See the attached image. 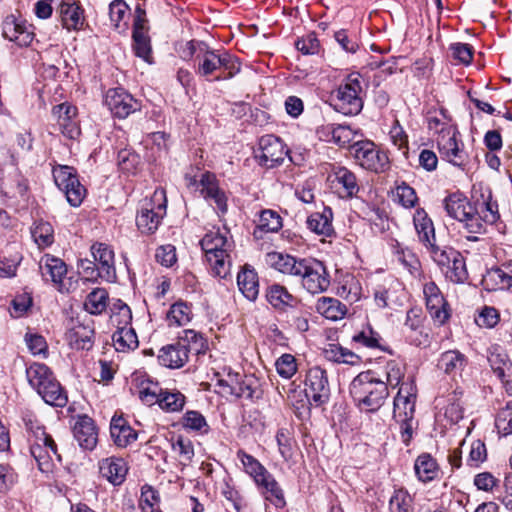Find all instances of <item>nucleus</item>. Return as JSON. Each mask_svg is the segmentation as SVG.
I'll return each mask as SVG.
<instances>
[{"label": "nucleus", "instance_id": "obj_1", "mask_svg": "<svg viewBox=\"0 0 512 512\" xmlns=\"http://www.w3.org/2000/svg\"><path fill=\"white\" fill-rule=\"evenodd\" d=\"M187 46L189 55H195V73L206 80H228L240 72L238 59L223 49L213 50L205 43L196 41L188 42Z\"/></svg>", "mask_w": 512, "mask_h": 512}, {"label": "nucleus", "instance_id": "obj_2", "mask_svg": "<svg viewBox=\"0 0 512 512\" xmlns=\"http://www.w3.org/2000/svg\"><path fill=\"white\" fill-rule=\"evenodd\" d=\"M349 392L355 405L364 412L378 411L389 396L385 381L375 378L371 371L358 374L350 383Z\"/></svg>", "mask_w": 512, "mask_h": 512}, {"label": "nucleus", "instance_id": "obj_3", "mask_svg": "<svg viewBox=\"0 0 512 512\" xmlns=\"http://www.w3.org/2000/svg\"><path fill=\"white\" fill-rule=\"evenodd\" d=\"M23 420L30 433V452L37 462L39 470L43 473L52 472L55 463L61 462V456L57 452L53 438L46 433L45 428L33 415H26Z\"/></svg>", "mask_w": 512, "mask_h": 512}, {"label": "nucleus", "instance_id": "obj_4", "mask_svg": "<svg viewBox=\"0 0 512 512\" xmlns=\"http://www.w3.org/2000/svg\"><path fill=\"white\" fill-rule=\"evenodd\" d=\"M228 234L227 230H212L200 241L214 275L220 278H226L230 274L233 241L227 237Z\"/></svg>", "mask_w": 512, "mask_h": 512}, {"label": "nucleus", "instance_id": "obj_5", "mask_svg": "<svg viewBox=\"0 0 512 512\" xmlns=\"http://www.w3.org/2000/svg\"><path fill=\"white\" fill-rule=\"evenodd\" d=\"M417 387L413 380L403 382L394 398L393 418L400 424L402 442L408 445L413 436Z\"/></svg>", "mask_w": 512, "mask_h": 512}, {"label": "nucleus", "instance_id": "obj_6", "mask_svg": "<svg viewBox=\"0 0 512 512\" xmlns=\"http://www.w3.org/2000/svg\"><path fill=\"white\" fill-rule=\"evenodd\" d=\"M237 456L246 473L254 479L265 498L276 507H283L285 505L284 494L273 475L257 459L244 451H239Z\"/></svg>", "mask_w": 512, "mask_h": 512}, {"label": "nucleus", "instance_id": "obj_7", "mask_svg": "<svg viewBox=\"0 0 512 512\" xmlns=\"http://www.w3.org/2000/svg\"><path fill=\"white\" fill-rule=\"evenodd\" d=\"M349 151L355 162L365 170L383 173L390 167L388 155L373 141H356L349 146Z\"/></svg>", "mask_w": 512, "mask_h": 512}, {"label": "nucleus", "instance_id": "obj_8", "mask_svg": "<svg viewBox=\"0 0 512 512\" xmlns=\"http://www.w3.org/2000/svg\"><path fill=\"white\" fill-rule=\"evenodd\" d=\"M295 277L301 280V285L311 294L326 291L330 285L329 274L325 265L315 258L299 259Z\"/></svg>", "mask_w": 512, "mask_h": 512}, {"label": "nucleus", "instance_id": "obj_9", "mask_svg": "<svg viewBox=\"0 0 512 512\" xmlns=\"http://www.w3.org/2000/svg\"><path fill=\"white\" fill-rule=\"evenodd\" d=\"M361 75L353 73L336 91L334 98L335 109L344 115H357L363 108Z\"/></svg>", "mask_w": 512, "mask_h": 512}, {"label": "nucleus", "instance_id": "obj_10", "mask_svg": "<svg viewBox=\"0 0 512 512\" xmlns=\"http://www.w3.org/2000/svg\"><path fill=\"white\" fill-rule=\"evenodd\" d=\"M443 203L447 214L463 223L469 233H482L481 224L475 216L474 203H471L466 196L461 193H452L444 199Z\"/></svg>", "mask_w": 512, "mask_h": 512}, {"label": "nucleus", "instance_id": "obj_11", "mask_svg": "<svg viewBox=\"0 0 512 512\" xmlns=\"http://www.w3.org/2000/svg\"><path fill=\"white\" fill-rule=\"evenodd\" d=\"M456 127L441 128V135L437 138V146L443 160L453 166L465 170L469 162V156L464 150V145L457 139Z\"/></svg>", "mask_w": 512, "mask_h": 512}, {"label": "nucleus", "instance_id": "obj_12", "mask_svg": "<svg viewBox=\"0 0 512 512\" xmlns=\"http://www.w3.org/2000/svg\"><path fill=\"white\" fill-rule=\"evenodd\" d=\"M53 178L57 187L64 192L68 203L78 207L86 196V189L80 183L75 168L58 165L53 168Z\"/></svg>", "mask_w": 512, "mask_h": 512}, {"label": "nucleus", "instance_id": "obj_13", "mask_svg": "<svg viewBox=\"0 0 512 512\" xmlns=\"http://www.w3.org/2000/svg\"><path fill=\"white\" fill-rule=\"evenodd\" d=\"M255 157L259 164L266 168H274L283 163L288 155V149L282 140L274 135H264L259 139Z\"/></svg>", "mask_w": 512, "mask_h": 512}, {"label": "nucleus", "instance_id": "obj_14", "mask_svg": "<svg viewBox=\"0 0 512 512\" xmlns=\"http://www.w3.org/2000/svg\"><path fill=\"white\" fill-rule=\"evenodd\" d=\"M153 198L159 201V203L156 206L151 203H146L141 207L136 217L138 229L145 234L154 233L166 213L164 191H155Z\"/></svg>", "mask_w": 512, "mask_h": 512}, {"label": "nucleus", "instance_id": "obj_15", "mask_svg": "<svg viewBox=\"0 0 512 512\" xmlns=\"http://www.w3.org/2000/svg\"><path fill=\"white\" fill-rule=\"evenodd\" d=\"M305 393L317 406L328 402L330 398V386L327 373L319 366L308 370L305 379Z\"/></svg>", "mask_w": 512, "mask_h": 512}, {"label": "nucleus", "instance_id": "obj_16", "mask_svg": "<svg viewBox=\"0 0 512 512\" xmlns=\"http://www.w3.org/2000/svg\"><path fill=\"white\" fill-rule=\"evenodd\" d=\"M105 103L111 113L120 119L127 118L141 109V102L123 88L109 89L105 96Z\"/></svg>", "mask_w": 512, "mask_h": 512}, {"label": "nucleus", "instance_id": "obj_17", "mask_svg": "<svg viewBox=\"0 0 512 512\" xmlns=\"http://www.w3.org/2000/svg\"><path fill=\"white\" fill-rule=\"evenodd\" d=\"M135 19L133 23V48L136 56L142 58L147 63H152V49L148 28L146 26V13L140 6L136 7Z\"/></svg>", "mask_w": 512, "mask_h": 512}, {"label": "nucleus", "instance_id": "obj_18", "mask_svg": "<svg viewBox=\"0 0 512 512\" xmlns=\"http://www.w3.org/2000/svg\"><path fill=\"white\" fill-rule=\"evenodd\" d=\"M119 315L123 318L124 326L118 327L112 336L113 344L117 351L133 350L138 347V338L132 327L127 324L132 319L131 310L128 305L122 303L119 307Z\"/></svg>", "mask_w": 512, "mask_h": 512}, {"label": "nucleus", "instance_id": "obj_19", "mask_svg": "<svg viewBox=\"0 0 512 512\" xmlns=\"http://www.w3.org/2000/svg\"><path fill=\"white\" fill-rule=\"evenodd\" d=\"M2 35L20 47L28 46L34 37L30 26L25 20L14 15H8L2 23Z\"/></svg>", "mask_w": 512, "mask_h": 512}, {"label": "nucleus", "instance_id": "obj_20", "mask_svg": "<svg viewBox=\"0 0 512 512\" xmlns=\"http://www.w3.org/2000/svg\"><path fill=\"white\" fill-rule=\"evenodd\" d=\"M329 179L341 198H353L360 190L356 175L344 166L335 167Z\"/></svg>", "mask_w": 512, "mask_h": 512}, {"label": "nucleus", "instance_id": "obj_21", "mask_svg": "<svg viewBox=\"0 0 512 512\" xmlns=\"http://www.w3.org/2000/svg\"><path fill=\"white\" fill-rule=\"evenodd\" d=\"M476 218L481 224L482 233L485 231V224H495L499 218L498 203L493 199L490 189L481 190L480 197L474 201Z\"/></svg>", "mask_w": 512, "mask_h": 512}, {"label": "nucleus", "instance_id": "obj_22", "mask_svg": "<svg viewBox=\"0 0 512 512\" xmlns=\"http://www.w3.org/2000/svg\"><path fill=\"white\" fill-rule=\"evenodd\" d=\"M91 253L97 264V275L108 282L115 281L116 270L113 250L107 244L95 243L91 247Z\"/></svg>", "mask_w": 512, "mask_h": 512}, {"label": "nucleus", "instance_id": "obj_23", "mask_svg": "<svg viewBox=\"0 0 512 512\" xmlns=\"http://www.w3.org/2000/svg\"><path fill=\"white\" fill-rule=\"evenodd\" d=\"M53 115L57 118L58 125L64 136L76 139L80 133V127L76 120L77 108L69 103H62L53 107Z\"/></svg>", "mask_w": 512, "mask_h": 512}, {"label": "nucleus", "instance_id": "obj_24", "mask_svg": "<svg viewBox=\"0 0 512 512\" xmlns=\"http://www.w3.org/2000/svg\"><path fill=\"white\" fill-rule=\"evenodd\" d=\"M218 385L222 388L221 392L226 395L235 396L237 398H245L251 401L261 398L262 392L254 387L247 380H239L236 376H229V379H220Z\"/></svg>", "mask_w": 512, "mask_h": 512}, {"label": "nucleus", "instance_id": "obj_25", "mask_svg": "<svg viewBox=\"0 0 512 512\" xmlns=\"http://www.w3.org/2000/svg\"><path fill=\"white\" fill-rule=\"evenodd\" d=\"M423 293L426 299V306L432 318L443 324L449 317L446 310V301L440 292V289L434 282H428L423 287Z\"/></svg>", "mask_w": 512, "mask_h": 512}, {"label": "nucleus", "instance_id": "obj_26", "mask_svg": "<svg viewBox=\"0 0 512 512\" xmlns=\"http://www.w3.org/2000/svg\"><path fill=\"white\" fill-rule=\"evenodd\" d=\"M189 353L190 349L184 342H176L160 349L158 361L164 367L178 369L188 361Z\"/></svg>", "mask_w": 512, "mask_h": 512}, {"label": "nucleus", "instance_id": "obj_27", "mask_svg": "<svg viewBox=\"0 0 512 512\" xmlns=\"http://www.w3.org/2000/svg\"><path fill=\"white\" fill-rule=\"evenodd\" d=\"M73 433L78 444L87 450H92L97 443V432L94 421L87 415L78 417Z\"/></svg>", "mask_w": 512, "mask_h": 512}, {"label": "nucleus", "instance_id": "obj_28", "mask_svg": "<svg viewBox=\"0 0 512 512\" xmlns=\"http://www.w3.org/2000/svg\"><path fill=\"white\" fill-rule=\"evenodd\" d=\"M128 468L122 458L109 457L99 462V472L113 485H120L126 477Z\"/></svg>", "mask_w": 512, "mask_h": 512}, {"label": "nucleus", "instance_id": "obj_29", "mask_svg": "<svg viewBox=\"0 0 512 512\" xmlns=\"http://www.w3.org/2000/svg\"><path fill=\"white\" fill-rule=\"evenodd\" d=\"M39 269L45 280L50 279L54 284L60 285L67 274V267L63 260L46 254L39 261Z\"/></svg>", "mask_w": 512, "mask_h": 512}, {"label": "nucleus", "instance_id": "obj_30", "mask_svg": "<svg viewBox=\"0 0 512 512\" xmlns=\"http://www.w3.org/2000/svg\"><path fill=\"white\" fill-rule=\"evenodd\" d=\"M333 212L330 207H324L321 212L310 214L306 220L307 227L314 233L329 237L333 234Z\"/></svg>", "mask_w": 512, "mask_h": 512}, {"label": "nucleus", "instance_id": "obj_31", "mask_svg": "<svg viewBox=\"0 0 512 512\" xmlns=\"http://www.w3.org/2000/svg\"><path fill=\"white\" fill-rule=\"evenodd\" d=\"M414 227L419 241L427 248L435 243V229L424 209H417L413 216Z\"/></svg>", "mask_w": 512, "mask_h": 512}, {"label": "nucleus", "instance_id": "obj_32", "mask_svg": "<svg viewBox=\"0 0 512 512\" xmlns=\"http://www.w3.org/2000/svg\"><path fill=\"white\" fill-rule=\"evenodd\" d=\"M110 434L118 447H126L137 439L135 430L128 425L127 421L121 416H114L112 418Z\"/></svg>", "mask_w": 512, "mask_h": 512}, {"label": "nucleus", "instance_id": "obj_33", "mask_svg": "<svg viewBox=\"0 0 512 512\" xmlns=\"http://www.w3.org/2000/svg\"><path fill=\"white\" fill-rule=\"evenodd\" d=\"M93 336L94 329L89 324H77L66 333L69 345L77 350H89L93 345Z\"/></svg>", "mask_w": 512, "mask_h": 512}, {"label": "nucleus", "instance_id": "obj_34", "mask_svg": "<svg viewBox=\"0 0 512 512\" xmlns=\"http://www.w3.org/2000/svg\"><path fill=\"white\" fill-rule=\"evenodd\" d=\"M237 285L239 290L249 301H255L259 294L258 275L253 268L244 266L237 275Z\"/></svg>", "mask_w": 512, "mask_h": 512}, {"label": "nucleus", "instance_id": "obj_35", "mask_svg": "<svg viewBox=\"0 0 512 512\" xmlns=\"http://www.w3.org/2000/svg\"><path fill=\"white\" fill-rule=\"evenodd\" d=\"M63 26L68 30H79L84 24L83 10L72 0H65L60 5Z\"/></svg>", "mask_w": 512, "mask_h": 512}, {"label": "nucleus", "instance_id": "obj_36", "mask_svg": "<svg viewBox=\"0 0 512 512\" xmlns=\"http://www.w3.org/2000/svg\"><path fill=\"white\" fill-rule=\"evenodd\" d=\"M404 326L411 332V334H408L407 337L413 344L417 346H425L427 344V335L423 334L421 331L422 317L420 309L412 308L407 311Z\"/></svg>", "mask_w": 512, "mask_h": 512}, {"label": "nucleus", "instance_id": "obj_37", "mask_svg": "<svg viewBox=\"0 0 512 512\" xmlns=\"http://www.w3.org/2000/svg\"><path fill=\"white\" fill-rule=\"evenodd\" d=\"M299 259L280 252H269L265 256V261L270 267L291 276H294L296 269H298Z\"/></svg>", "mask_w": 512, "mask_h": 512}, {"label": "nucleus", "instance_id": "obj_38", "mask_svg": "<svg viewBox=\"0 0 512 512\" xmlns=\"http://www.w3.org/2000/svg\"><path fill=\"white\" fill-rule=\"evenodd\" d=\"M267 301L276 309L284 310L286 307H293L296 298L280 284H272L266 290Z\"/></svg>", "mask_w": 512, "mask_h": 512}, {"label": "nucleus", "instance_id": "obj_39", "mask_svg": "<svg viewBox=\"0 0 512 512\" xmlns=\"http://www.w3.org/2000/svg\"><path fill=\"white\" fill-rule=\"evenodd\" d=\"M37 393L45 403L51 406L64 407L68 402L66 392L55 377L46 383L43 390H39Z\"/></svg>", "mask_w": 512, "mask_h": 512}, {"label": "nucleus", "instance_id": "obj_40", "mask_svg": "<svg viewBox=\"0 0 512 512\" xmlns=\"http://www.w3.org/2000/svg\"><path fill=\"white\" fill-rule=\"evenodd\" d=\"M415 474L424 483L434 480L438 476V465L430 454H421L414 464Z\"/></svg>", "mask_w": 512, "mask_h": 512}, {"label": "nucleus", "instance_id": "obj_41", "mask_svg": "<svg viewBox=\"0 0 512 512\" xmlns=\"http://www.w3.org/2000/svg\"><path fill=\"white\" fill-rule=\"evenodd\" d=\"M29 384L38 392L46 383L54 378L52 371L45 364L33 363L26 369Z\"/></svg>", "mask_w": 512, "mask_h": 512}, {"label": "nucleus", "instance_id": "obj_42", "mask_svg": "<svg viewBox=\"0 0 512 512\" xmlns=\"http://www.w3.org/2000/svg\"><path fill=\"white\" fill-rule=\"evenodd\" d=\"M316 310L322 314L325 318L330 320L342 319L347 308L338 299L330 297H321L317 300Z\"/></svg>", "mask_w": 512, "mask_h": 512}, {"label": "nucleus", "instance_id": "obj_43", "mask_svg": "<svg viewBox=\"0 0 512 512\" xmlns=\"http://www.w3.org/2000/svg\"><path fill=\"white\" fill-rule=\"evenodd\" d=\"M108 292L104 288H95L86 297L84 307L87 312L99 315L107 308Z\"/></svg>", "mask_w": 512, "mask_h": 512}, {"label": "nucleus", "instance_id": "obj_44", "mask_svg": "<svg viewBox=\"0 0 512 512\" xmlns=\"http://www.w3.org/2000/svg\"><path fill=\"white\" fill-rule=\"evenodd\" d=\"M465 364V356L456 350L444 352L438 361V367L444 370V372L447 374L461 371L464 368Z\"/></svg>", "mask_w": 512, "mask_h": 512}, {"label": "nucleus", "instance_id": "obj_45", "mask_svg": "<svg viewBox=\"0 0 512 512\" xmlns=\"http://www.w3.org/2000/svg\"><path fill=\"white\" fill-rule=\"evenodd\" d=\"M186 398L179 391H169L160 389L159 406L167 412H177L183 409Z\"/></svg>", "mask_w": 512, "mask_h": 512}, {"label": "nucleus", "instance_id": "obj_46", "mask_svg": "<svg viewBox=\"0 0 512 512\" xmlns=\"http://www.w3.org/2000/svg\"><path fill=\"white\" fill-rule=\"evenodd\" d=\"M191 319L192 309L187 303L182 301L174 303L167 313L169 325L183 326L188 324Z\"/></svg>", "mask_w": 512, "mask_h": 512}, {"label": "nucleus", "instance_id": "obj_47", "mask_svg": "<svg viewBox=\"0 0 512 512\" xmlns=\"http://www.w3.org/2000/svg\"><path fill=\"white\" fill-rule=\"evenodd\" d=\"M448 280L453 283H464L468 278L465 259L463 255L458 252V257H455L449 266L443 272Z\"/></svg>", "mask_w": 512, "mask_h": 512}, {"label": "nucleus", "instance_id": "obj_48", "mask_svg": "<svg viewBox=\"0 0 512 512\" xmlns=\"http://www.w3.org/2000/svg\"><path fill=\"white\" fill-rule=\"evenodd\" d=\"M462 393L453 392L447 398V405L444 408V416L451 423H458L464 416V408L461 403Z\"/></svg>", "mask_w": 512, "mask_h": 512}, {"label": "nucleus", "instance_id": "obj_49", "mask_svg": "<svg viewBox=\"0 0 512 512\" xmlns=\"http://www.w3.org/2000/svg\"><path fill=\"white\" fill-rule=\"evenodd\" d=\"M427 249L434 262L441 268L442 272H444L455 257H458L459 252L452 247L440 248L436 243H433V246H429Z\"/></svg>", "mask_w": 512, "mask_h": 512}, {"label": "nucleus", "instance_id": "obj_50", "mask_svg": "<svg viewBox=\"0 0 512 512\" xmlns=\"http://www.w3.org/2000/svg\"><path fill=\"white\" fill-rule=\"evenodd\" d=\"M390 512H414L413 497L407 490L398 489L389 501Z\"/></svg>", "mask_w": 512, "mask_h": 512}, {"label": "nucleus", "instance_id": "obj_51", "mask_svg": "<svg viewBox=\"0 0 512 512\" xmlns=\"http://www.w3.org/2000/svg\"><path fill=\"white\" fill-rule=\"evenodd\" d=\"M53 227L50 223L39 221L31 230L32 237L39 247H47L54 241Z\"/></svg>", "mask_w": 512, "mask_h": 512}, {"label": "nucleus", "instance_id": "obj_52", "mask_svg": "<svg viewBox=\"0 0 512 512\" xmlns=\"http://www.w3.org/2000/svg\"><path fill=\"white\" fill-rule=\"evenodd\" d=\"M172 450L178 455L179 462L182 465L189 464L194 456L192 442L182 436H178L176 440L173 441Z\"/></svg>", "mask_w": 512, "mask_h": 512}, {"label": "nucleus", "instance_id": "obj_53", "mask_svg": "<svg viewBox=\"0 0 512 512\" xmlns=\"http://www.w3.org/2000/svg\"><path fill=\"white\" fill-rule=\"evenodd\" d=\"M282 227L281 216L273 210L267 209L260 213L258 228L263 232H277Z\"/></svg>", "mask_w": 512, "mask_h": 512}, {"label": "nucleus", "instance_id": "obj_54", "mask_svg": "<svg viewBox=\"0 0 512 512\" xmlns=\"http://www.w3.org/2000/svg\"><path fill=\"white\" fill-rule=\"evenodd\" d=\"M394 254L396 260L403 265L410 274H415L419 268V261L415 254L412 253L408 248H403L399 244L394 247Z\"/></svg>", "mask_w": 512, "mask_h": 512}, {"label": "nucleus", "instance_id": "obj_55", "mask_svg": "<svg viewBox=\"0 0 512 512\" xmlns=\"http://www.w3.org/2000/svg\"><path fill=\"white\" fill-rule=\"evenodd\" d=\"M495 426L502 435L512 434V400L508 401L506 406L498 412Z\"/></svg>", "mask_w": 512, "mask_h": 512}, {"label": "nucleus", "instance_id": "obj_56", "mask_svg": "<svg viewBox=\"0 0 512 512\" xmlns=\"http://www.w3.org/2000/svg\"><path fill=\"white\" fill-rule=\"evenodd\" d=\"M385 374L387 387L395 388L400 385L405 375V367L399 362L389 361L385 366Z\"/></svg>", "mask_w": 512, "mask_h": 512}, {"label": "nucleus", "instance_id": "obj_57", "mask_svg": "<svg viewBox=\"0 0 512 512\" xmlns=\"http://www.w3.org/2000/svg\"><path fill=\"white\" fill-rule=\"evenodd\" d=\"M277 373L285 379H290L297 371L296 359L291 354H283L275 363Z\"/></svg>", "mask_w": 512, "mask_h": 512}, {"label": "nucleus", "instance_id": "obj_58", "mask_svg": "<svg viewBox=\"0 0 512 512\" xmlns=\"http://www.w3.org/2000/svg\"><path fill=\"white\" fill-rule=\"evenodd\" d=\"M452 58L457 64L468 65L473 59V48L467 43H453L450 45Z\"/></svg>", "mask_w": 512, "mask_h": 512}, {"label": "nucleus", "instance_id": "obj_59", "mask_svg": "<svg viewBox=\"0 0 512 512\" xmlns=\"http://www.w3.org/2000/svg\"><path fill=\"white\" fill-rule=\"evenodd\" d=\"M183 426L187 429L206 433L208 425L204 416L198 411H187L183 416Z\"/></svg>", "mask_w": 512, "mask_h": 512}, {"label": "nucleus", "instance_id": "obj_60", "mask_svg": "<svg viewBox=\"0 0 512 512\" xmlns=\"http://www.w3.org/2000/svg\"><path fill=\"white\" fill-rule=\"evenodd\" d=\"M295 46L298 51L304 55H314L320 50V42L315 33H308L307 35L299 38Z\"/></svg>", "mask_w": 512, "mask_h": 512}, {"label": "nucleus", "instance_id": "obj_61", "mask_svg": "<svg viewBox=\"0 0 512 512\" xmlns=\"http://www.w3.org/2000/svg\"><path fill=\"white\" fill-rule=\"evenodd\" d=\"M128 6L123 0H115L109 6V16L112 22V25L119 29L121 22L124 20L125 16L128 14Z\"/></svg>", "mask_w": 512, "mask_h": 512}, {"label": "nucleus", "instance_id": "obj_62", "mask_svg": "<svg viewBox=\"0 0 512 512\" xmlns=\"http://www.w3.org/2000/svg\"><path fill=\"white\" fill-rule=\"evenodd\" d=\"M327 130L331 134L332 141L339 146H345L351 140L352 131L348 126L332 124L327 126Z\"/></svg>", "mask_w": 512, "mask_h": 512}, {"label": "nucleus", "instance_id": "obj_63", "mask_svg": "<svg viewBox=\"0 0 512 512\" xmlns=\"http://www.w3.org/2000/svg\"><path fill=\"white\" fill-rule=\"evenodd\" d=\"M155 258L162 266L171 267L177 261L176 248L171 244L162 245L157 248Z\"/></svg>", "mask_w": 512, "mask_h": 512}, {"label": "nucleus", "instance_id": "obj_64", "mask_svg": "<svg viewBox=\"0 0 512 512\" xmlns=\"http://www.w3.org/2000/svg\"><path fill=\"white\" fill-rule=\"evenodd\" d=\"M395 200H397L404 207H413L417 196L413 188L405 183L397 186L395 191Z\"/></svg>", "mask_w": 512, "mask_h": 512}]
</instances>
